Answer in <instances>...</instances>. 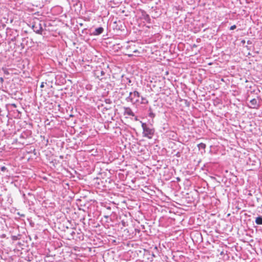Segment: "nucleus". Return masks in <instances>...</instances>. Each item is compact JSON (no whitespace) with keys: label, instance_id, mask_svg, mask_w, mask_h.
I'll return each mask as SVG.
<instances>
[{"label":"nucleus","instance_id":"9b49d317","mask_svg":"<svg viewBox=\"0 0 262 262\" xmlns=\"http://www.w3.org/2000/svg\"><path fill=\"white\" fill-rule=\"evenodd\" d=\"M70 235L68 238V239L70 240L71 239H74V235L75 234V232L73 229H72L71 231L69 233Z\"/></svg>","mask_w":262,"mask_h":262},{"label":"nucleus","instance_id":"f03ea898","mask_svg":"<svg viewBox=\"0 0 262 262\" xmlns=\"http://www.w3.org/2000/svg\"><path fill=\"white\" fill-rule=\"evenodd\" d=\"M141 126L143 129V136L148 139H151L155 134V129L152 127V125L146 124L140 121Z\"/></svg>","mask_w":262,"mask_h":262},{"label":"nucleus","instance_id":"6e6552de","mask_svg":"<svg viewBox=\"0 0 262 262\" xmlns=\"http://www.w3.org/2000/svg\"><path fill=\"white\" fill-rule=\"evenodd\" d=\"M103 28L102 27H99L96 29H95L94 32L93 33V34L94 35H99L102 33L103 32Z\"/></svg>","mask_w":262,"mask_h":262},{"label":"nucleus","instance_id":"dca6fc26","mask_svg":"<svg viewBox=\"0 0 262 262\" xmlns=\"http://www.w3.org/2000/svg\"><path fill=\"white\" fill-rule=\"evenodd\" d=\"M105 102L107 103V104H111L112 103V101L110 99H106L105 100Z\"/></svg>","mask_w":262,"mask_h":262},{"label":"nucleus","instance_id":"5701e85b","mask_svg":"<svg viewBox=\"0 0 262 262\" xmlns=\"http://www.w3.org/2000/svg\"><path fill=\"white\" fill-rule=\"evenodd\" d=\"M1 81L3 82L4 81V79L3 78H0Z\"/></svg>","mask_w":262,"mask_h":262},{"label":"nucleus","instance_id":"423d86ee","mask_svg":"<svg viewBox=\"0 0 262 262\" xmlns=\"http://www.w3.org/2000/svg\"><path fill=\"white\" fill-rule=\"evenodd\" d=\"M141 13H142V18L143 19H144L146 21H147V23H150L151 19H150V18L149 15L147 14L146 13V12L144 10H142L141 11Z\"/></svg>","mask_w":262,"mask_h":262},{"label":"nucleus","instance_id":"f257e3e1","mask_svg":"<svg viewBox=\"0 0 262 262\" xmlns=\"http://www.w3.org/2000/svg\"><path fill=\"white\" fill-rule=\"evenodd\" d=\"M12 42H14V48L17 49L20 48V50H22L28 46V38H21L17 34L16 36L10 39V43Z\"/></svg>","mask_w":262,"mask_h":262},{"label":"nucleus","instance_id":"7ed1b4c3","mask_svg":"<svg viewBox=\"0 0 262 262\" xmlns=\"http://www.w3.org/2000/svg\"><path fill=\"white\" fill-rule=\"evenodd\" d=\"M32 132L30 130L26 129L20 135L19 138L16 140L20 144L27 145L30 144L28 140L31 137Z\"/></svg>","mask_w":262,"mask_h":262},{"label":"nucleus","instance_id":"b1692460","mask_svg":"<svg viewBox=\"0 0 262 262\" xmlns=\"http://www.w3.org/2000/svg\"><path fill=\"white\" fill-rule=\"evenodd\" d=\"M247 42H248V44H249V43H251V42H250V41H249V40H248Z\"/></svg>","mask_w":262,"mask_h":262},{"label":"nucleus","instance_id":"39448f33","mask_svg":"<svg viewBox=\"0 0 262 262\" xmlns=\"http://www.w3.org/2000/svg\"><path fill=\"white\" fill-rule=\"evenodd\" d=\"M140 94L137 91L132 92V98L134 100V104L140 102Z\"/></svg>","mask_w":262,"mask_h":262},{"label":"nucleus","instance_id":"a211bd4d","mask_svg":"<svg viewBox=\"0 0 262 262\" xmlns=\"http://www.w3.org/2000/svg\"><path fill=\"white\" fill-rule=\"evenodd\" d=\"M236 25H233V26H231V27H230V30H234V29H236Z\"/></svg>","mask_w":262,"mask_h":262},{"label":"nucleus","instance_id":"0eeeda50","mask_svg":"<svg viewBox=\"0 0 262 262\" xmlns=\"http://www.w3.org/2000/svg\"><path fill=\"white\" fill-rule=\"evenodd\" d=\"M124 115H127L128 116H135V114L133 113V112L132 111V109L130 107H124Z\"/></svg>","mask_w":262,"mask_h":262},{"label":"nucleus","instance_id":"4be33fe9","mask_svg":"<svg viewBox=\"0 0 262 262\" xmlns=\"http://www.w3.org/2000/svg\"><path fill=\"white\" fill-rule=\"evenodd\" d=\"M44 87V83L42 82L40 85V88H42Z\"/></svg>","mask_w":262,"mask_h":262},{"label":"nucleus","instance_id":"393cba45","mask_svg":"<svg viewBox=\"0 0 262 262\" xmlns=\"http://www.w3.org/2000/svg\"><path fill=\"white\" fill-rule=\"evenodd\" d=\"M23 197H25V194H23Z\"/></svg>","mask_w":262,"mask_h":262},{"label":"nucleus","instance_id":"ddd939ff","mask_svg":"<svg viewBox=\"0 0 262 262\" xmlns=\"http://www.w3.org/2000/svg\"><path fill=\"white\" fill-rule=\"evenodd\" d=\"M255 223L257 225H262V216H259L255 219Z\"/></svg>","mask_w":262,"mask_h":262},{"label":"nucleus","instance_id":"aec40b11","mask_svg":"<svg viewBox=\"0 0 262 262\" xmlns=\"http://www.w3.org/2000/svg\"><path fill=\"white\" fill-rule=\"evenodd\" d=\"M9 105H10V106H12L13 107H15V108L17 107L16 104H15V103L9 104Z\"/></svg>","mask_w":262,"mask_h":262},{"label":"nucleus","instance_id":"2eb2a0df","mask_svg":"<svg viewBox=\"0 0 262 262\" xmlns=\"http://www.w3.org/2000/svg\"><path fill=\"white\" fill-rule=\"evenodd\" d=\"M140 97L141 98V101L140 102L141 104L148 103V101L145 98H144L142 96H141Z\"/></svg>","mask_w":262,"mask_h":262},{"label":"nucleus","instance_id":"f8f14e48","mask_svg":"<svg viewBox=\"0 0 262 262\" xmlns=\"http://www.w3.org/2000/svg\"><path fill=\"white\" fill-rule=\"evenodd\" d=\"M127 102H130L134 104V100L132 98V92H130L129 96L126 98Z\"/></svg>","mask_w":262,"mask_h":262},{"label":"nucleus","instance_id":"9d476101","mask_svg":"<svg viewBox=\"0 0 262 262\" xmlns=\"http://www.w3.org/2000/svg\"><path fill=\"white\" fill-rule=\"evenodd\" d=\"M148 116L151 118L155 117L156 115L154 113V109L151 107H149L148 108Z\"/></svg>","mask_w":262,"mask_h":262},{"label":"nucleus","instance_id":"f3484780","mask_svg":"<svg viewBox=\"0 0 262 262\" xmlns=\"http://www.w3.org/2000/svg\"><path fill=\"white\" fill-rule=\"evenodd\" d=\"M12 239L13 241H16L18 239V238L17 237V236L13 235V236H12Z\"/></svg>","mask_w":262,"mask_h":262},{"label":"nucleus","instance_id":"20e7f679","mask_svg":"<svg viewBox=\"0 0 262 262\" xmlns=\"http://www.w3.org/2000/svg\"><path fill=\"white\" fill-rule=\"evenodd\" d=\"M32 28L36 33L42 34L43 29L41 21L34 22Z\"/></svg>","mask_w":262,"mask_h":262},{"label":"nucleus","instance_id":"a878e982","mask_svg":"<svg viewBox=\"0 0 262 262\" xmlns=\"http://www.w3.org/2000/svg\"><path fill=\"white\" fill-rule=\"evenodd\" d=\"M105 217L107 218V217H108V216H105Z\"/></svg>","mask_w":262,"mask_h":262},{"label":"nucleus","instance_id":"4468645a","mask_svg":"<svg viewBox=\"0 0 262 262\" xmlns=\"http://www.w3.org/2000/svg\"><path fill=\"white\" fill-rule=\"evenodd\" d=\"M198 147L199 149H205V148H206V144L203 143H201L198 145Z\"/></svg>","mask_w":262,"mask_h":262},{"label":"nucleus","instance_id":"bb28decb","mask_svg":"<svg viewBox=\"0 0 262 262\" xmlns=\"http://www.w3.org/2000/svg\"><path fill=\"white\" fill-rule=\"evenodd\" d=\"M135 120H138V119H137V117L135 118Z\"/></svg>","mask_w":262,"mask_h":262},{"label":"nucleus","instance_id":"412c9836","mask_svg":"<svg viewBox=\"0 0 262 262\" xmlns=\"http://www.w3.org/2000/svg\"><path fill=\"white\" fill-rule=\"evenodd\" d=\"M105 72L101 70L100 71V75H101V76H104L105 75Z\"/></svg>","mask_w":262,"mask_h":262},{"label":"nucleus","instance_id":"1a4fd4ad","mask_svg":"<svg viewBox=\"0 0 262 262\" xmlns=\"http://www.w3.org/2000/svg\"><path fill=\"white\" fill-rule=\"evenodd\" d=\"M250 103L251 105L250 107L254 108H257L258 105H257V100L256 99H253L251 100L250 101Z\"/></svg>","mask_w":262,"mask_h":262},{"label":"nucleus","instance_id":"6ab92c4d","mask_svg":"<svg viewBox=\"0 0 262 262\" xmlns=\"http://www.w3.org/2000/svg\"><path fill=\"white\" fill-rule=\"evenodd\" d=\"M1 170L2 171H5V170H7V168L5 166H2L1 168Z\"/></svg>","mask_w":262,"mask_h":262}]
</instances>
